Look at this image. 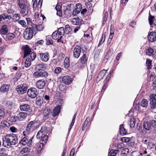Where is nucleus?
I'll return each mask as SVG.
<instances>
[{
  "instance_id": "20e7f679",
  "label": "nucleus",
  "mask_w": 156,
  "mask_h": 156,
  "mask_svg": "<svg viewBox=\"0 0 156 156\" xmlns=\"http://www.w3.org/2000/svg\"><path fill=\"white\" fill-rule=\"evenodd\" d=\"M65 33L64 28L61 27L57 31H55L52 35V38L53 39L57 40L58 42H62V39Z\"/></svg>"
},
{
  "instance_id": "f03ea898",
  "label": "nucleus",
  "mask_w": 156,
  "mask_h": 156,
  "mask_svg": "<svg viewBox=\"0 0 156 156\" xmlns=\"http://www.w3.org/2000/svg\"><path fill=\"white\" fill-rule=\"evenodd\" d=\"M47 128L45 126H42L41 129L38 132L36 136L37 139L40 140V142L42 144V146L44 145L46 143L48 136L46 135L47 133Z\"/></svg>"
},
{
  "instance_id": "423d86ee",
  "label": "nucleus",
  "mask_w": 156,
  "mask_h": 156,
  "mask_svg": "<svg viewBox=\"0 0 156 156\" xmlns=\"http://www.w3.org/2000/svg\"><path fill=\"white\" fill-rule=\"evenodd\" d=\"M34 136L30 137L29 135H27L24 137L20 141V143L23 145L27 144L30 145L31 143Z\"/></svg>"
},
{
  "instance_id": "b1692460",
  "label": "nucleus",
  "mask_w": 156,
  "mask_h": 156,
  "mask_svg": "<svg viewBox=\"0 0 156 156\" xmlns=\"http://www.w3.org/2000/svg\"><path fill=\"white\" fill-rule=\"evenodd\" d=\"M20 108L21 111H26V112H30L31 111L30 106L27 104L21 105L20 106Z\"/></svg>"
},
{
  "instance_id": "aec40b11",
  "label": "nucleus",
  "mask_w": 156,
  "mask_h": 156,
  "mask_svg": "<svg viewBox=\"0 0 156 156\" xmlns=\"http://www.w3.org/2000/svg\"><path fill=\"white\" fill-rule=\"evenodd\" d=\"M46 84L45 81L44 80H40L37 81L36 83L37 87L39 89H43Z\"/></svg>"
},
{
  "instance_id": "e2e57ef3",
  "label": "nucleus",
  "mask_w": 156,
  "mask_h": 156,
  "mask_svg": "<svg viewBox=\"0 0 156 156\" xmlns=\"http://www.w3.org/2000/svg\"><path fill=\"white\" fill-rule=\"evenodd\" d=\"M114 34H110L109 37L108 39L107 42V44H109L111 42V41L113 38Z\"/></svg>"
},
{
  "instance_id": "a878e982",
  "label": "nucleus",
  "mask_w": 156,
  "mask_h": 156,
  "mask_svg": "<svg viewBox=\"0 0 156 156\" xmlns=\"http://www.w3.org/2000/svg\"><path fill=\"white\" fill-rule=\"evenodd\" d=\"M150 80L151 81L153 80L152 86L153 87V89L156 90V76L153 75H151L150 76Z\"/></svg>"
},
{
  "instance_id": "412c9836",
  "label": "nucleus",
  "mask_w": 156,
  "mask_h": 156,
  "mask_svg": "<svg viewBox=\"0 0 156 156\" xmlns=\"http://www.w3.org/2000/svg\"><path fill=\"white\" fill-rule=\"evenodd\" d=\"M27 114L25 112H20L17 115L18 120L22 121L24 120L27 117Z\"/></svg>"
},
{
  "instance_id": "9d476101",
  "label": "nucleus",
  "mask_w": 156,
  "mask_h": 156,
  "mask_svg": "<svg viewBox=\"0 0 156 156\" xmlns=\"http://www.w3.org/2000/svg\"><path fill=\"white\" fill-rule=\"evenodd\" d=\"M27 89V85L23 84L18 86L16 90L19 94H23L26 92Z\"/></svg>"
},
{
  "instance_id": "6e6d98bb",
  "label": "nucleus",
  "mask_w": 156,
  "mask_h": 156,
  "mask_svg": "<svg viewBox=\"0 0 156 156\" xmlns=\"http://www.w3.org/2000/svg\"><path fill=\"white\" fill-rule=\"evenodd\" d=\"M30 57L31 61H34L36 57V54L35 52H32L30 54Z\"/></svg>"
},
{
  "instance_id": "4c0bfd02",
  "label": "nucleus",
  "mask_w": 156,
  "mask_h": 156,
  "mask_svg": "<svg viewBox=\"0 0 156 156\" xmlns=\"http://www.w3.org/2000/svg\"><path fill=\"white\" fill-rule=\"evenodd\" d=\"M31 59L30 58H26L25 62V66L26 68L29 67L31 65Z\"/></svg>"
},
{
  "instance_id": "dca6fc26",
  "label": "nucleus",
  "mask_w": 156,
  "mask_h": 156,
  "mask_svg": "<svg viewBox=\"0 0 156 156\" xmlns=\"http://www.w3.org/2000/svg\"><path fill=\"white\" fill-rule=\"evenodd\" d=\"M82 5L80 3H77L76 5L75 9L73 12V15L74 16L79 13L81 10Z\"/></svg>"
},
{
  "instance_id": "7c9ffc66",
  "label": "nucleus",
  "mask_w": 156,
  "mask_h": 156,
  "mask_svg": "<svg viewBox=\"0 0 156 156\" xmlns=\"http://www.w3.org/2000/svg\"><path fill=\"white\" fill-rule=\"evenodd\" d=\"M64 65L66 69H68L70 66V60L68 57H66L64 61Z\"/></svg>"
},
{
  "instance_id": "4be33fe9",
  "label": "nucleus",
  "mask_w": 156,
  "mask_h": 156,
  "mask_svg": "<svg viewBox=\"0 0 156 156\" xmlns=\"http://www.w3.org/2000/svg\"><path fill=\"white\" fill-rule=\"evenodd\" d=\"M107 70L103 69L100 71L97 77V80H98V81L103 79L104 76L105 75L107 72Z\"/></svg>"
},
{
  "instance_id": "c756f323",
  "label": "nucleus",
  "mask_w": 156,
  "mask_h": 156,
  "mask_svg": "<svg viewBox=\"0 0 156 156\" xmlns=\"http://www.w3.org/2000/svg\"><path fill=\"white\" fill-rule=\"evenodd\" d=\"M143 127L146 130H150L151 128V125L150 122H144Z\"/></svg>"
},
{
  "instance_id": "2f4dec72",
  "label": "nucleus",
  "mask_w": 156,
  "mask_h": 156,
  "mask_svg": "<svg viewBox=\"0 0 156 156\" xmlns=\"http://www.w3.org/2000/svg\"><path fill=\"white\" fill-rule=\"evenodd\" d=\"M46 65L42 62H41L38 64H37L36 66V68L38 69H46Z\"/></svg>"
},
{
  "instance_id": "de8ad7c7",
  "label": "nucleus",
  "mask_w": 156,
  "mask_h": 156,
  "mask_svg": "<svg viewBox=\"0 0 156 156\" xmlns=\"http://www.w3.org/2000/svg\"><path fill=\"white\" fill-rule=\"evenodd\" d=\"M65 55L63 53H60L58 56V61L63 60L65 57Z\"/></svg>"
},
{
  "instance_id": "bf43d9fd",
  "label": "nucleus",
  "mask_w": 156,
  "mask_h": 156,
  "mask_svg": "<svg viewBox=\"0 0 156 156\" xmlns=\"http://www.w3.org/2000/svg\"><path fill=\"white\" fill-rule=\"evenodd\" d=\"M18 116L14 115L11 117V120L13 122H16L17 120H18V118L17 117Z\"/></svg>"
},
{
  "instance_id": "c85d7f7f",
  "label": "nucleus",
  "mask_w": 156,
  "mask_h": 156,
  "mask_svg": "<svg viewBox=\"0 0 156 156\" xmlns=\"http://www.w3.org/2000/svg\"><path fill=\"white\" fill-rule=\"evenodd\" d=\"M119 132L120 134L122 135H124L127 134V132L124 128L123 124L120 126Z\"/></svg>"
},
{
  "instance_id": "338daca9",
  "label": "nucleus",
  "mask_w": 156,
  "mask_h": 156,
  "mask_svg": "<svg viewBox=\"0 0 156 156\" xmlns=\"http://www.w3.org/2000/svg\"><path fill=\"white\" fill-rule=\"evenodd\" d=\"M10 130L12 133L17 132L18 131L17 128L13 126L10 127Z\"/></svg>"
},
{
  "instance_id": "1a4fd4ad",
  "label": "nucleus",
  "mask_w": 156,
  "mask_h": 156,
  "mask_svg": "<svg viewBox=\"0 0 156 156\" xmlns=\"http://www.w3.org/2000/svg\"><path fill=\"white\" fill-rule=\"evenodd\" d=\"M27 94L29 97L32 98H33L37 96L38 93L36 88H31L28 90L27 91Z\"/></svg>"
},
{
  "instance_id": "0eeeda50",
  "label": "nucleus",
  "mask_w": 156,
  "mask_h": 156,
  "mask_svg": "<svg viewBox=\"0 0 156 156\" xmlns=\"http://www.w3.org/2000/svg\"><path fill=\"white\" fill-rule=\"evenodd\" d=\"M38 71L35 72L33 75L35 78L40 77H47L48 75V73L43 70L38 69Z\"/></svg>"
},
{
  "instance_id": "f257e3e1",
  "label": "nucleus",
  "mask_w": 156,
  "mask_h": 156,
  "mask_svg": "<svg viewBox=\"0 0 156 156\" xmlns=\"http://www.w3.org/2000/svg\"><path fill=\"white\" fill-rule=\"evenodd\" d=\"M2 145L7 148L11 147L18 142L17 136L16 134H8L2 138Z\"/></svg>"
},
{
  "instance_id": "5fc2aeb1",
  "label": "nucleus",
  "mask_w": 156,
  "mask_h": 156,
  "mask_svg": "<svg viewBox=\"0 0 156 156\" xmlns=\"http://www.w3.org/2000/svg\"><path fill=\"white\" fill-rule=\"evenodd\" d=\"M46 44L49 45L50 44L52 45L53 44V41L51 39H48L47 38L46 39Z\"/></svg>"
},
{
  "instance_id": "603ef678",
  "label": "nucleus",
  "mask_w": 156,
  "mask_h": 156,
  "mask_svg": "<svg viewBox=\"0 0 156 156\" xmlns=\"http://www.w3.org/2000/svg\"><path fill=\"white\" fill-rule=\"evenodd\" d=\"M62 68L60 67H57L54 70V73L57 74L60 73L62 71Z\"/></svg>"
},
{
  "instance_id": "680f3d73",
  "label": "nucleus",
  "mask_w": 156,
  "mask_h": 156,
  "mask_svg": "<svg viewBox=\"0 0 156 156\" xmlns=\"http://www.w3.org/2000/svg\"><path fill=\"white\" fill-rule=\"evenodd\" d=\"M20 19V15L19 14H15L14 16V19L15 21H18Z\"/></svg>"
},
{
  "instance_id": "473e14b6",
  "label": "nucleus",
  "mask_w": 156,
  "mask_h": 156,
  "mask_svg": "<svg viewBox=\"0 0 156 156\" xmlns=\"http://www.w3.org/2000/svg\"><path fill=\"white\" fill-rule=\"evenodd\" d=\"M139 153L140 155H143V156H145V155H144L147 153L146 149L141 146L140 148Z\"/></svg>"
},
{
  "instance_id": "e433bc0d",
  "label": "nucleus",
  "mask_w": 156,
  "mask_h": 156,
  "mask_svg": "<svg viewBox=\"0 0 156 156\" xmlns=\"http://www.w3.org/2000/svg\"><path fill=\"white\" fill-rule=\"evenodd\" d=\"M136 123V120L134 118H131L129 121L130 127L131 128H133L135 126Z\"/></svg>"
},
{
  "instance_id": "ddd939ff",
  "label": "nucleus",
  "mask_w": 156,
  "mask_h": 156,
  "mask_svg": "<svg viewBox=\"0 0 156 156\" xmlns=\"http://www.w3.org/2000/svg\"><path fill=\"white\" fill-rule=\"evenodd\" d=\"M81 50V48L80 46H76L73 51V57L76 58H78L80 55Z\"/></svg>"
},
{
  "instance_id": "09e8293b",
  "label": "nucleus",
  "mask_w": 156,
  "mask_h": 156,
  "mask_svg": "<svg viewBox=\"0 0 156 156\" xmlns=\"http://www.w3.org/2000/svg\"><path fill=\"white\" fill-rule=\"evenodd\" d=\"M130 140V138L127 137H122L121 139V140L122 142L126 143L129 142Z\"/></svg>"
},
{
  "instance_id": "6e6552de",
  "label": "nucleus",
  "mask_w": 156,
  "mask_h": 156,
  "mask_svg": "<svg viewBox=\"0 0 156 156\" xmlns=\"http://www.w3.org/2000/svg\"><path fill=\"white\" fill-rule=\"evenodd\" d=\"M38 127L37 123L36 121H31L29 122L27 127V130L33 131L36 129Z\"/></svg>"
},
{
  "instance_id": "72a5a7b5",
  "label": "nucleus",
  "mask_w": 156,
  "mask_h": 156,
  "mask_svg": "<svg viewBox=\"0 0 156 156\" xmlns=\"http://www.w3.org/2000/svg\"><path fill=\"white\" fill-rule=\"evenodd\" d=\"M90 121V119L89 117H87L86 118L83 126L82 128V130L83 131H84L86 129L87 125L88 123V122Z\"/></svg>"
},
{
  "instance_id": "c9c22d12",
  "label": "nucleus",
  "mask_w": 156,
  "mask_h": 156,
  "mask_svg": "<svg viewBox=\"0 0 156 156\" xmlns=\"http://www.w3.org/2000/svg\"><path fill=\"white\" fill-rule=\"evenodd\" d=\"M36 102L37 105L41 106L43 103V99L40 97H38L36 98Z\"/></svg>"
},
{
  "instance_id": "c03bdc74",
  "label": "nucleus",
  "mask_w": 156,
  "mask_h": 156,
  "mask_svg": "<svg viewBox=\"0 0 156 156\" xmlns=\"http://www.w3.org/2000/svg\"><path fill=\"white\" fill-rule=\"evenodd\" d=\"M148 102L146 100L144 99L143 100L141 103V105L143 107H146L147 105Z\"/></svg>"
},
{
  "instance_id": "ea45409f",
  "label": "nucleus",
  "mask_w": 156,
  "mask_h": 156,
  "mask_svg": "<svg viewBox=\"0 0 156 156\" xmlns=\"http://www.w3.org/2000/svg\"><path fill=\"white\" fill-rule=\"evenodd\" d=\"M50 111V109L49 108H46L44 111L43 114L44 116H48Z\"/></svg>"
},
{
  "instance_id": "bb28decb",
  "label": "nucleus",
  "mask_w": 156,
  "mask_h": 156,
  "mask_svg": "<svg viewBox=\"0 0 156 156\" xmlns=\"http://www.w3.org/2000/svg\"><path fill=\"white\" fill-rule=\"evenodd\" d=\"M34 17L36 19V20L38 21L39 20H42L43 21L44 19L45 18V17L44 15H42L41 14L40 16H39V14L38 12H36L34 15Z\"/></svg>"
},
{
  "instance_id": "393cba45",
  "label": "nucleus",
  "mask_w": 156,
  "mask_h": 156,
  "mask_svg": "<svg viewBox=\"0 0 156 156\" xmlns=\"http://www.w3.org/2000/svg\"><path fill=\"white\" fill-rule=\"evenodd\" d=\"M10 87L9 84L3 85L1 87L0 90L2 92H8Z\"/></svg>"
},
{
  "instance_id": "37998d69",
  "label": "nucleus",
  "mask_w": 156,
  "mask_h": 156,
  "mask_svg": "<svg viewBox=\"0 0 156 156\" xmlns=\"http://www.w3.org/2000/svg\"><path fill=\"white\" fill-rule=\"evenodd\" d=\"M30 149L28 147H25L23 148L20 151L21 154H23L25 153H28L30 151Z\"/></svg>"
},
{
  "instance_id": "13d9d810",
  "label": "nucleus",
  "mask_w": 156,
  "mask_h": 156,
  "mask_svg": "<svg viewBox=\"0 0 156 156\" xmlns=\"http://www.w3.org/2000/svg\"><path fill=\"white\" fill-rule=\"evenodd\" d=\"M108 15V13L106 12L104 14V16L103 18V23H105L107 20V17Z\"/></svg>"
},
{
  "instance_id": "774afa93",
  "label": "nucleus",
  "mask_w": 156,
  "mask_h": 156,
  "mask_svg": "<svg viewBox=\"0 0 156 156\" xmlns=\"http://www.w3.org/2000/svg\"><path fill=\"white\" fill-rule=\"evenodd\" d=\"M150 124L153 127H156V121L152 120L151 121Z\"/></svg>"
},
{
  "instance_id": "a18cd8bd",
  "label": "nucleus",
  "mask_w": 156,
  "mask_h": 156,
  "mask_svg": "<svg viewBox=\"0 0 156 156\" xmlns=\"http://www.w3.org/2000/svg\"><path fill=\"white\" fill-rule=\"evenodd\" d=\"M2 15L3 20H5L6 21H8L11 18V16H6L4 14H3Z\"/></svg>"
},
{
  "instance_id": "a19ab883",
  "label": "nucleus",
  "mask_w": 156,
  "mask_h": 156,
  "mask_svg": "<svg viewBox=\"0 0 156 156\" xmlns=\"http://www.w3.org/2000/svg\"><path fill=\"white\" fill-rule=\"evenodd\" d=\"M15 37L14 35L12 33H9L7 34L6 37V39L8 40H12Z\"/></svg>"
},
{
  "instance_id": "7ed1b4c3",
  "label": "nucleus",
  "mask_w": 156,
  "mask_h": 156,
  "mask_svg": "<svg viewBox=\"0 0 156 156\" xmlns=\"http://www.w3.org/2000/svg\"><path fill=\"white\" fill-rule=\"evenodd\" d=\"M17 4L21 9L20 13L23 16L27 15L28 13V4L26 1L24 0H18Z\"/></svg>"
},
{
  "instance_id": "9b49d317",
  "label": "nucleus",
  "mask_w": 156,
  "mask_h": 156,
  "mask_svg": "<svg viewBox=\"0 0 156 156\" xmlns=\"http://www.w3.org/2000/svg\"><path fill=\"white\" fill-rule=\"evenodd\" d=\"M88 60V57L86 54H84L79 59L78 62L81 67L84 66L87 64Z\"/></svg>"
},
{
  "instance_id": "4d7b16f0",
  "label": "nucleus",
  "mask_w": 156,
  "mask_h": 156,
  "mask_svg": "<svg viewBox=\"0 0 156 156\" xmlns=\"http://www.w3.org/2000/svg\"><path fill=\"white\" fill-rule=\"evenodd\" d=\"M105 40V36L103 34H102L101 37V39L100 41L99 44H98V46H99L101 44H102L104 42Z\"/></svg>"
},
{
  "instance_id": "49530a36",
  "label": "nucleus",
  "mask_w": 156,
  "mask_h": 156,
  "mask_svg": "<svg viewBox=\"0 0 156 156\" xmlns=\"http://www.w3.org/2000/svg\"><path fill=\"white\" fill-rule=\"evenodd\" d=\"M112 54V52L111 51L110 49L108 50L106 53L105 57L107 59H108V58L111 57Z\"/></svg>"
},
{
  "instance_id": "5701e85b",
  "label": "nucleus",
  "mask_w": 156,
  "mask_h": 156,
  "mask_svg": "<svg viewBox=\"0 0 156 156\" xmlns=\"http://www.w3.org/2000/svg\"><path fill=\"white\" fill-rule=\"evenodd\" d=\"M61 109V105H58L55 107L53 110V112L52 113V115L53 117H55L58 115Z\"/></svg>"
},
{
  "instance_id": "6ab92c4d",
  "label": "nucleus",
  "mask_w": 156,
  "mask_h": 156,
  "mask_svg": "<svg viewBox=\"0 0 156 156\" xmlns=\"http://www.w3.org/2000/svg\"><path fill=\"white\" fill-rule=\"evenodd\" d=\"M148 40L151 42H153L156 40V32H150L148 35Z\"/></svg>"
},
{
  "instance_id": "cd10ccee",
  "label": "nucleus",
  "mask_w": 156,
  "mask_h": 156,
  "mask_svg": "<svg viewBox=\"0 0 156 156\" xmlns=\"http://www.w3.org/2000/svg\"><path fill=\"white\" fill-rule=\"evenodd\" d=\"M8 31L7 26L6 25H5L2 27L0 32L1 34H2L5 35L7 34L8 32Z\"/></svg>"
},
{
  "instance_id": "052dcab7",
  "label": "nucleus",
  "mask_w": 156,
  "mask_h": 156,
  "mask_svg": "<svg viewBox=\"0 0 156 156\" xmlns=\"http://www.w3.org/2000/svg\"><path fill=\"white\" fill-rule=\"evenodd\" d=\"M6 106L9 108V109L12 108V107L13 106V104L12 102L10 101H8L6 103Z\"/></svg>"
},
{
  "instance_id": "3c124183",
  "label": "nucleus",
  "mask_w": 156,
  "mask_h": 156,
  "mask_svg": "<svg viewBox=\"0 0 156 156\" xmlns=\"http://www.w3.org/2000/svg\"><path fill=\"white\" fill-rule=\"evenodd\" d=\"M114 145L117 148H121L124 146V144L121 143L119 144H115Z\"/></svg>"
},
{
  "instance_id": "a211bd4d",
  "label": "nucleus",
  "mask_w": 156,
  "mask_h": 156,
  "mask_svg": "<svg viewBox=\"0 0 156 156\" xmlns=\"http://www.w3.org/2000/svg\"><path fill=\"white\" fill-rule=\"evenodd\" d=\"M62 81L65 84L69 85L72 83L73 79L69 76H66L63 77Z\"/></svg>"
},
{
  "instance_id": "39448f33",
  "label": "nucleus",
  "mask_w": 156,
  "mask_h": 156,
  "mask_svg": "<svg viewBox=\"0 0 156 156\" xmlns=\"http://www.w3.org/2000/svg\"><path fill=\"white\" fill-rule=\"evenodd\" d=\"M33 31L30 27H27L23 33L24 38L27 40L30 39L33 37Z\"/></svg>"
},
{
  "instance_id": "864d4df0",
  "label": "nucleus",
  "mask_w": 156,
  "mask_h": 156,
  "mask_svg": "<svg viewBox=\"0 0 156 156\" xmlns=\"http://www.w3.org/2000/svg\"><path fill=\"white\" fill-rule=\"evenodd\" d=\"M18 23L24 27L27 26L26 23L24 20H20L18 21Z\"/></svg>"
},
{
  "instance_id": "f3484780",
  "label": "nucleus",
  "mask_w": 156,
  "mask_h": 156,
  "mask_svg": "<svg viewBox=\"0 0 156 156\" xmlns=\"http://www.w3.org/2000/svg\"><path fill=\"white\" fill-rule=\"evenodd\" d=\"M146 55L149 56H152L153 58H156V51L154 50L151 48H149L147 50Z\"/></svg>"
},
{
  "instance_id": "f704fd0d",
  "label": "nucleus",
  "mask_w": 156,
  "mask_h": 156,
  "mask_svg": "<svg viewBox=\"0 0 156 156\" xmlns=\"http://www.w3.org/2000/svg\"><path fill=\"white\" fill-rule=\"evenodd\" d=\"M118 151L119 150H112L108 153V156H115Z\"/></svg>"
},
{
  "instance_id": "58836bf2",
  "label": "nucleus",
  "mask_w": 156,
  "mask_h": 156,
  "mask_svg": "<svg viewBox=\"0 0 156 156\" xmlns=\"http://www.w3.org/2000/svg\"><path fill=\"white\" fill-rule=\"evenodd\" d=\"M65 33L67 34H69L71 30V29L70 27L69 26V25H66L65 26Z\"/></svg>"
},
{
  "instance_id": "f8f14e48",
  "label": "nucleus",
  "mask_w": 156,
  "mask_h": 156,
  "mask_svg": "<svg viewBox=\"0 0 156 156\" xmlns=\"http://www.w3.org/2000/svg\"><path fill=\"white\" fill-rule=\"evenodd\" d=\"M150 104L151 107L152 108H156V95L154 94H151L150 97Z\"/></svg>"
},
{
  "instance_id": "8fccbe9b",
  "label": "nucleus",
  "mask_w": 156,
  "mask_h": 156,
  "mask_svg": "<svg viewBox=\"0 0 156 156\" xmlns=\"http://www.w3.org/2000/svg\"><path fill=\"white\" fill-rule=\"evenodd\" d=\"M151 61L150 60H147L146 65L147 66V68L148 69H150L152 68V66L151 65Z\"/></svg>"
},
{
  "instance_id": "69168bd1",
  "label": "nucleus",
  "mask_w": 156,
  "mask_h": 156,
  "mask_svg": "<svg viewBox=\"0 0 156 156\" xmlns=\"http://www.w3.org/2000/svg\"><path fill=\"white\" fill-rule=\"evenodd\" d=\"M76 25H80L82 24V20L80 18H76Z\"/></svg>"
},
{
  "instance_id": "0e129e2a",
  "label": "nucleus",
  "mask_w": 156,
  "mask_h": 156,
  "mask_svg": "<svg viewBox=\"0 0 156 156\" xmlns=\"http://www.w3.org/2000/svg\"><path fill=\"white\" fill-rule=\"evenodd\" d=\"M5 116V112L3 110L0 108V119L4 118Z\"/></svg>"
},
{
  "instance_id": "79ce46f5",
  "label": "nucleus",
  "mask_w": 156,
  "mask_h": 156,
  "mask_svg": "<svg viewBox=\"0 0 156 156\" xmlns=\"http://www.w3.org/2000/svg\"><path fill=\"white\" fill-rule=\"evenodd\" d=\"M76 114H74V117H73V119L72 122L70 124V126H69V132L70 131L72 127H73V126L74 125V124L75 122V119L76 117Z\"/></svg>"
},
{
  "instance_id": "2eb2a0df",
  "label": "nucleus",
  "mask_w": 156,
  "mask_h": 156,
  "mask_svg": "<svg viewBox=\"0 0 156 156\" xmlns=\"http://www.w3.org/2000/svg\"><path fill=\"white\" fill-rule=\"evenodd\" d=\"M23 48L24 51L23 58H25L27 56L30 55L32 52L31 49L27 45L23 46Z\"/></svg>"
},
{
  "instance_id": "4468645a",
  "label": "nucleus",
  "mask_w": 156,
  "mask_h": 156,
  "mask_svg": "<svg viewBox=\"0 0 156 156\" xmlns=\"http://www.w3.org/2000/svg\"><path fill=\"white\" fill-rule=\"evenodd\" d=\"M39 56L41 60L43 62H46L49 59V55L47 52H46L44 53H40L39 54Z\"/></svg>"
}]
</instances>
